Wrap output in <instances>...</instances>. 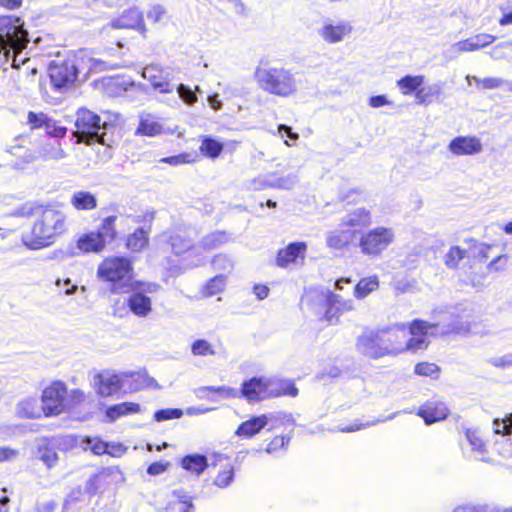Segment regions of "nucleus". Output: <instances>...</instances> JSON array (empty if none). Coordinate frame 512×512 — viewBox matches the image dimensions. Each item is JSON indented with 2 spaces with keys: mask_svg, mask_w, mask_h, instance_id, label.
Masks as SVG:
<instances>
[{
  "mask_svg": "<svg viewBox=\"0 0 512 512\" xmlns=\"http://www.w3.org/2000/svg\"><path fill=\"white\" fill-rule=\"evenodd\" d=\"M254 77L259 88L273 96L290 98L299 92L300 80L290 69L260 64Z\"/></svg>",
  "mask_w": 512,
  "mask_h": 512,
  "instance_id": "obj_1",
  "label": "nucleus"
},
{
  "mask_svg": "<svg viewBox=\"0 0 512 512\" xmlns=\"http://www.w3.org/2000/svg\"><path fill=\"white\" fill-rule=\"evenodd\" d=\"M303 303L316 315H323L329 323H337L341 314L355 310L352 299H345L331 291L309 292L304 296Z\"/></svg>",
  "mask_w": 512,
  "mask_h": 512,
  "instance_id": "obj_2",
  "label": "nucleus"
},
{
  "mask_svg": "<svg viewBox=\"0 0 512 512\" xmlns=\"http://www.w3.org/2000/svg\"><path fill=\"white\" fill-rule=\"evenodd\" d=\"M66 231L65 214L53 208L42 211L32 228L31 241H25L31 249H40L50 245L54 239Z\"/></svg>",
  "mask_w": 512,
  "mask_h": 512,
  "instance_id": "obj_3",
  "label": "nucleus"
},
{
  "mask_svg": "<svg viewBox=\"0 0 512 512\" xmlns=\"http://www.w3.org/2000/svg\"><path fill=\"white\" fill-rule=\"evenodd\" d=\"M131 264L122 257L108 258L98 268V276L112 282L114 293H128L131 290Z\"/></svg>",
  "mask_w": 512,
  "mask_h": 512,
  "instance_id": "obj_4",
  "label": "nucleus"
},
{
  "mask_svg": "<svg viewBox=\"0 0 512 512\" xmlns=\"http://www.w3.org/2000/svg\"><path fill=\"white\" fill-rule=\"evenodd\" d=\"M434 320L439 324V334L467 333L473 321V310L467 305H459L449 310L434 312Z\"/></svg>",
  "mask_w": 512,
  "mask_h": 512,
  "instance_id": "obj_5",
  "label": "nucleus"
},
{
  "mask_svg": "<svg viewBox=\"0 0 512 512\" xmlns=\"http://www.w3.org/2000/svg\"><path fill=\"white\" fill-rule=\"evenodd\" d=\"M76 130L74 136L77 138V142H84L91 144L93 142H99L105 144L104 132L107 128V123H101L100 117L94 112L82 108L77 111V117L75 121Z\"/></svg>",
  "mask_w": 512,
  "mask_h": 512,
  "instance_id": "obj_6",
  "label": "nucleus"
},
{
  "mask_svg": "<svg viewBox=\"0 0 512 512\" xmlns=\"http://www.w3.org/2000/svg\"><path fill=\"white\" fill-rule=\"evenodd\" d=\"M115 219L114 216L106 217L97 231L82 235L77 241V248L84 253L102 251L116 236Z\"/></svg>",
  "mask_w": 512,
  "mask_h": 512,
  "instance_id": "obj_7",
  "label": "nucleus"
},
{
  "mask_svg": "<svg viewBox=\"0 0 512 512\" xmlns=\"http://www.w3.org/2000/svg\"><path fill=\"white\" fill-rule=\"evenodd\" d=\"M395 240L392 228L379 226L365 232L359 242L361 252L371 257H377Z\"/></svg>",
  "mask_w": 512,
  "mask_h": 512,
  "instance_id": "obj_8",
  "label": "nucleus"
},
{
  "mask_svg": "<svg viewBox=\"0 0 512 512\" xmlns=\"http://www.w3.org/2000/svg\"><path fill=\"white\" fill-rule=\"evenodd\" d=\"M439 324L436 321L415 319L407 327V351L417 352L426 349L429 345V336H438Z\"/></svg>",
  "mask_w": 512,
  "mask_h": 512,
  "instance_id": "obj_9",
  "label": "nucleus"
},
{
  "mask_svg": "<svg viewBox=\"0 0 512 512\" xmlns=\"http://www.w3.org/2000/svg\"><path fill=\"white\" fill-rule=\"evenodd\" d=\"M42 409L46 416H57L68 411L67 386L61 381H54L41 395Z\"/></svg>",
  "mask_w": 512,
  "mask_h": 512,
  "instance_id": "obj_10",
  "label": "nucleus"
},
{
  "mask_svg": "<svg viewBox=\"0 0 512 512\" xmlns=\"http://www.w3.org/2000/svg\"><path fill=\"white\" fill-rule=\"evenodd\" d=\"M130 379V373H114L102 371L93 377V388L101 397H110L117 394Z\"/></svg>",
  "mask_w": 512,
  "mask_h": 512,
  "instance_id": "obj_11",
  "label": "nucleus"
},
{
  "mask_svg": "<svg viewBox=\"0 0 512 512\" xmlns=\"http://www.w3.org/2000/svg\"><path fill=\"white\" fill-rule=\"evenodd\" d=\"M191 234L192 230L177 228L169 233L167 242L175 255L186 252H189V255H195L197 259L192 261L191 264L198 266L203 263L205 257L199 254V247L193 244Z\"/></svg>",
  "mask_w": 512,
  "mask_h": 512,
  "instance_id": "obj_12",
  "label": "nucleus"
},
{
  "mask_svg": "<svg viewBox=\"0 0 512 512\" xmlns=\"http://www.w3.org/2000/svg\"><path fill=\"white\" fill-rule=\"evenodd\" d=\"M380 341L387 348V355H397L407 351V327L405 324H396L378 331Z\"/></svg>",
  "mask_w": 512,
  "mask_h": 512,
  "instance_id": "obj_13",
  "label": "nucleus"
},
{
  "mask_svg": "<svg viewBox=\"0 0 512 512\" xmlns=\"http://www.w3.org/2000/svg\"><path fill=\"white\" fill-rule=\"evenodd\" d=\"M49 73L51 82L56 88H62L74 83L78 75L75 59L53 60L49 66Z\"/></svg>",
  "mask_w": 512,
  "mask_h": 512,
  "instance_id": "obj_14",
  "label": "nucleus"
},
{
  "mask_svg": "<svg viewBox=\"0 0 512 512\" xmlns=\"http://www.w3.org/2000/svg\"><path fill=\"white\" fill-rule=\"evenodd\" d=\"M239 392L240 397L248 401H261L277 394L275 390L268 387V378L265 377H253L244 381Z\"/></svg>",
  "mask_w": 512,
  "mask_h": 512,
  "instance_id": "obj_15",
  "label": "nucleus"
},
{
  "mask_svg": "<svg viewBox=\"0 0 512 512\" xmlns=\"http://www.w3.org/2000/svg\"><path fill=\"white\" fill-rule=\"evenodd\" d=\"M142 77L150 82L153 89L159 93H172L174 85L171 83L170 73L158 65H148L142 70Z\"/></svg>",
  "mask_w": 512,
  "mask_h": 512,
  "instance_id": "obj_16",
  "label": "nucleus"
},
{
  "mask_svg": "<svg viewBox=\"0 0 512 512\" xmlns=\"http://www.w3.org/2000/svg\"><path fill=\"white\" fill-rule=\"evenodd\" d=\"M307 253L305 242H292L277 253L275 263L280 268H287L290 265L303 263Z\"/></svg>",
  "mask_w": 512,
  "mask_h": 512,
  "instance_id": "obj_17",
  "label": "nucleus"
},
{
  "mask_svg": "<svg viewBox=\"0 0 512 512\" xmlns=\"http://www.w3.org/2000/svg\"><path fill=\"white\" fill-rule=\"evenodd\" d=\"M156 285H148L144 290H130L131 294L127 299L130 311L141 318L147 317L152 312V300L145 292H153Z\"/></svg>",
  "mask_w": 512,
  "mask_h": 512,
  "instance_id": "obj_18",
  "label": "nucleus"
},
{
  "mask_svg": "<svg viewBox=\"0 0 512 512\" xmlns=\"http://www.w3.org/2000/svg\"><path fill=\"white\" fill-rule=\"evenodd\" d=\"M357 348L363 355L373 359L388 356L387 348L380 341L378 331H370L361 335L357 341Z\"/></svg>",
  "mask_w": 512,
  "mask_h": 512,
  "instance_id": "obj_19",
  "label": "nucleus"
},
{
  "mask_svg": "<svg viewBox=\"0 0 512 512\" xmlns=\"http://www.w3.org/2000/svg\"><path fill=\"white\" fill-rule=\"evenodd\" d=\"M448 150L455 156L474 155L482 151V143L475 136H458L450 141Z\"/></svg>",
  "mask_w": 512,
  "mask_h": 512,
  "instance_id": "obj_20",
  "label": "nucleus"
},
{
  "mask_svg": "<svg viewBox=\"0 0 512 512\" xmlns=\"http://www.w3.org/2000/svg\"><path fill=\"white\" fill-rule=\"evenodd\" d=\"M426 424H432L445 419L448 415V408L444 402L438 400L427 401L418 412Z\"/></svg>",
  "mask_w": 512,
  "mask_h": 512,
  "instance_id": "obj_21",
  "label": "nucleus"
},
{
  "mask_svg": "<svg viewBox=\"0 0 512 512\" xmlns=\"http://www.w3.org/2000/svg\"><path fill=\"white\" fill-rule=\"evenodd\" d=\"M25 138L19 136L14 139L15 144L10 145L7 149L11 155L15 156L18 160L13 164L18 169H23L28 163L33 162L36 157L35 155L24 146Z\"/></svg>",
  "mask_w": 512,
  "mask_h": 512,
  "instance_id": "obj_22",
  "label": "nucleus"
},
{
  "mask_svg": "<svg viewBox=\"0 0 512 512\" xmlns=\"http://www.w3.org/2000/svg\"><path fill=\"white\" fill-rule=\"evenodd\" d=\"M143 25L142 13L137 8H130L112 22L113 29H140Z\"/></svg>",
  "mask_w": 512,
  "mask_h": 512,
  "instance_id": "obj_23",
  "label": "nucleus"
},
{
  "mask_svg": "<svg viewBox=\"0 0 512 512\" xmlns=\"http://www.w3.org/2000/svg\"><path fill=\"white\" fill-rule=\"evenodd\" d=\"M266 428V418L261 415L252 416L242 422L235 431V435L241 438L249 439L260 433Z\"/></svg>",
  "mask_w": 512,
  "mask_h": 512,
  "instance_id": "obj_24",
  "label": "nucleus"
},
{
  "mask_svg": "<svg viewBox=\"0 0 512 512\" xmlns=\"http://www.w3.org/2000/svg\"><path fill=\"white\" fill-rule=\"evenodd\" d=\"M163 124L158 117L150 113H144L140 116L137 134L154 137L162 134Z\"/></svg>",
  "mask_w": 512,
  "mask_h": 512,
  "instance_id": "obj_25",
  "label": "nucleus"
},
{
  "mask_svg": "<svg viewBox=\"0 0 512 512\" xmlns=\"http://www.w3.org/2000/svg\"><path fill=\"white\" fill-rule=\"evenodd\" d=\"M210 393L217 394L221 399L240 398L239 390L228 386H206L196 390L198 398L216 401L217 398L210 396Z\"/></svg>",
  "mask_w": 512,
  "mask_h": 512,
  "instance_id": "obj_26",
  "label": "nucleus"
},
{
  "mask_svg": "<svg viewBox=\"0 0 512 512\" xmlns=\"http://www.w3.org/2000/svg\"><path fill=\"white\" fill-rule=\"evenodd\" d=\"M16 415L22 419L39 418L43 412L42 406L39 407L36 397H26L20 400L15 408Z\"/></svg>",
  "mask_w": 512,
  "mask_h": 512,
  "instance_id": "obj_27",
  "label": "nucleus"
},
{
  "mask_svg": "<svg viewBox=\"0 0 512 512\" xmlns=\"http://www.w3.org/2000/svg\"><path fill=\"white\" fill-rule=\"evenodd\" d=\"M29 34H0V52L9 55L10 51L20 52L30 40Z\"/></svg>",
  "mask_w": 512,
  "mask_h": 512,
  "instance_id": "obj_28",
  "label": "nucleus"
},
{
  "mask_svg": "<svg viewBox=\"0 0 512 512\" xmlns=\"http://www.w3.org/2000/svg\"><path fill=\"white\" fill-rule=\"evenodd\" d=\"M141 411L139 404L134 402H122L109 406L105 411V416L110 422H114L120 417L136 414Z\"/></svg>",
  "mask_w": 512,
  "mask_h": 512,
  "instance_id": "obj_29",
  "label": "nucleus"
},
{
  "mask_svg": "<svg viewBox=\"0 0 512 512\" xmlns=\"http://www.w3.org/2000/svg\"><path fill=\"white\" fill-rule=\"evenodd\" d=\"M354 235L351 230L335 229L327 234L326 244L331 249L340 250L350 244Z\"/></svg>",
  "mask_w": 512,
  "mask_h": 512,
  "instance_id": "obj_30",
  "label": "nucleus"
},
{
  "mask_svg": "<svg viewBox=\"0 0 512 512\" xmlns=\"http://www.w3.org/2000/svg\"><path fill=\"white\" fill-rule=\"evenodd\" d=\"M494 41L491 34H475L470 38L460 41L453 46L457 51H474L487 46Z\"/></svg>",
  "mask_w": 512,
  "mask_h": 512,
  "instance_id": "obj_31",
  "label": "nucleus"
},
{
  "mask_svg": "<svg viewBox=\"0 0 512 512\" xmlns=\"http://www.w3.org/2000/svg\"><path fill=\"white\" fill-rule=\"evenodd\" d=\"M39 156L45 161H60L64 159L67 154L63 149L61 143L54 139L44 142L39 149Z\"/></svg>",
  "mask_w": 512,
  "mask_h": 512,
  "instance_id": "obj_32",
  "label": "nucleus"
},
{
  "mask_svg": "<svg viewBox=\"0 0 512 512\" xmlns=\"http://www.w3.org/2000/svg\"><path fill=\"white\" fill-rule=\"evenodd\" d=\"M371 222L372 219L370 211L365 208H357L343 217L341 225L350 227H366L369 226Z\"/></svg>",
  "mask_w": 512,
  "mask_h": 512,
  "instance_id": "obj_33",
  "label": "nucleus"
},
{
  "mask_svg": "<svg viewBox=\"0 0 512 512\" xmlns=\"http://www.w3.org/2000/svg\"><path fill=\"white\" fill-rule=\"evenodd\" d=\"M228 240L229 236L223 231H214L210 234H207L197 245V247H199V254L201 255V251L208 252L216 249L227 243Z\"/></svg>",
  "mask_w": 512,
  "mask_h": 512,
  "instance_id": "obj_34",
  "label": "nucleus"
},
{
  "mask_svg": "<svg viewBox=\"0 0 512 512\" xmlns=\"http://www.w3.org/2000/svg\"><path fill=\"white\" fill-rule=\"evenodd\" d=\"M71 205L76 210H93L97 207L96 197L88 191H75L70 198Z\"/></svg>",
  "mask_w": 512,
  "mask_h": 512,
  "instance_id": "obj_35",
  "label": "nucleus"
},
{
  "mask_svg": "<svg viewBox=\"0 0 512 512\" xmlns=\"http://www.w3.org/2000/svg\"><path fill=\"white\" fill-rule=\"evenodd\" d=\"M181 465L183 469L195 475H200L208 467V460L204 455L191 454L183 457Z\"/></svg>",
  "mask_w": 512,
  "mask_h": 512,
  "instance_id": "obj_36",
  "label": "nucleus"
},
{
  "mask_svg": "<svg viewBox=\"0 0 512 512\" xmlns=\"http://www.w3.org/2000/svg\"><path fill=\"white\" fill-rule=\"evenodd\" d=\"M379 288V279L376 275L362 278L354 287L356 299H364Z\"/></svg>",
  "mask_w": 512,
  "mask_h": 512,
  "instance_id": "obj_37",
  "label": "nucleus"
},
{
  "mask_svg": "<svg viewBox=\"0 0 512 512\" xmlns=\"http://www.w3.org/2000/svg\"><path fill=\"white\" fill-rule=\"evenodd\" d=\"M224 148L223 143L210 136L201 137V145L199 147L200 152L211 159H216L220 156Z\"/></svg>",
  "mask_w": 512,
  "mask_h": 512,
  "instance_id": "obj_38",
  "label": "nucleus"
},
{
  "mask_svg": "<svg viewBox=\"0 0 512 512\" xmlns=\"http://www.w3.org/2000/svg\"><path fill=\"white\" fill-rule=\"evenodd\" d=\"M268 387L277 392V394L271 395V397H279L282 395L295 397L298 394V389L290 380L268 378Z\"/></svg>",
  "mask_w": 512,
  "mask_h": 512,
  "instance_id": "obj_39",
  "label": "nucleus"
},
{
  "mask_svg": "<svg viewBox=\"0 0 512 512\" xmlns=\"http://www.w3.org/2000/svg\"><path fill=\"white\" fill-rule=\"evenodd\" d=\"M149 230H145L144 228L137 229L133 234H131L127 239V248L134 252H139L143 250L149 241Z\"/></svg>",
  "mask_w": 512,
  "mask_h": 512,
  "instance_id": "obj_40",
  "label": "nucleus"
},
{
  "mask_svg": "<svg viewBox=\"0 0 512 512\" xmlns=\"http://www.w3.org/2000/svg\"><path fill=\"white\" fill-rule=\"evenodd\" d=\"M262 418H266V427L268 431L279 428L285 424H293L294 420L291 414L283 412H275L269 414H262Z\"/></svg>",
  "mask_w": 512,
  "mask_h": 512,
  "instance_id": "obj_41",
  "label": "nucleus"
},
{
  "mask_svg": "<svg viewBox=\"0 0 512 512\" xmlns=\"http://www.w3.org/2000/svg\"><path fill=\"white\" fill-rule=\"evenodd\" d=\"M424 82V76L416 75L411 76L407 75L400 80L397 81V85L401 90L402 94L408 95L413 91H416L421 87Z\"/></svg>",
  "mask_w": 512,
  "mask_h": 512,
  "instance_id": "obj_42",
  "label": "nucleus"
},
{
  "mask_svg": "<svg viewBox=\"0 0 512 512\" xmlns=\"http://www.w3.org/2000/svg\"><path fill=\"white\" fill-rule=\"evenodd\" d=\"M441 92V87L437 84L421 87L415 94L416 103L419 105H428L432 102L434 97H438Z\"/></svg>",
  "mask_w": 512,
  "mask_h": 512,
  "instance_id": "obj_43",
  "label": "nucleus"
},
{
  "mask_svg": "<svg viewBox=\"0 0 512 512\" xmlns=\"http://www.w3.org/2000/svg\"><path fill=\"white\" fill-rule=\"evenodd\" d=\"M297 182L298 177L296 174H288L285 176H277L275 174H271L270 181L266 184L270 185V188L290 190L296 185Z\"/></svg>",
  "mask_w": 512,
  "mask_h": 512,
  "instance_id": "obj_44",
  "label": "nucleus"
},
{
  "mask_svg": "<svg viewBox=\"0 0 512 512\" xmlns=\"http://www.w3.org/2000/svg\"><path fill=\"white\" fill-rule=\"evenodd\" d=\"M174 497L176 500L169 504L168 512H189L193 507L190 498L183 491H175Z\"/></svg>",
  "mask_w": 512,
  "mask_h": 512,
  "instance_id": "obj_45",
  "label": "nucleus"
},
{
  "mask_svg": "<svg viewBox=\"0 0 512 512\" xmlns=\"http://www.w3.org/2000/svg\"><path fill=\"white\" fill-rule=\"evenodd\" d=\"M37 458L42 461L48 469L53 468L59 459L55 448L48 444L39 447Z\"/></svg>",
  "mask_w": 512,
  "mask_h": 512,
  "instance_id": "obj_46",
  "label": "nucleus"
},
{
  "mask_svg": "<svg viewBox=\"0 0 512 512\" xmlns=\"http://www.w3.org/2000/svg\"><path fill=\"white\" fill-rule=\"evenodd\" d=\"M466 80L469 85L472 84V81L476 84V87L479 90H490L499 88L503 84V80L496 77H486V78H478L476 76L468 75Z\"/></svg>",
  "mask_w": 512,
  "mask_h": 512,
  "instance_id": "obj_47",
  "label": "nucleus"
},
{
  "mask_svg": "<svg viewBox=\"0 0 512 512\" xmlns=\"http://www.w3.org/2000/svg\"><path fill=\"white\" fill-rule=\"evenodd\" d=\"M130 379L135 382V385L132 387L133 390H139L145 387L159 388L155 379L151 378L146 372H132L130 373Z\"/></svg>",
  "mask_w": 512,
  "mask_h": 512,
  "instance_id": "obj_48",
  "label": "nucleus"
},
{
  "mask_svg": "<svg viewBox=\"0 0 512 512\" xmlns=\"http://www.w3.org/2000/svg\"><path fill=\"white\" fill-rule=\"evenodd\" d=\"M97 479L114 484L122 483L125 480L122 471L116 466L103 469L97 476Z\"/></svg>",
  "mask_w": 512,
  "mask_h": 512,
  "instance_id": "obj_49",
  "label": "nucleus"
},
{
  "mask_svg": "<svg viewBox=\"0 0 512 512\" xmlns=\"http://www.w3.org/2000/svg\"><path fill=\"white\" fill-rule=\"evenodd\" d=\"M465 437L471 446L472 450L483 455L486 451V445L482 439V436L478 430L467 429Z\"/></svg>",
  "mask_w": 512,
  "mask_h": 512,
  "instance_id": "obj_50",
  "label": "nucleus"
},
{
  "mask_svg": "<svg viewBox=\"0 0 512 512\" xmlns=\"http://www.w3.org/2000/svg\"><path fill=\"white\" fill-rule=\"evenodd\" d=\"M191 353L194 356H214V346L205 339H197L191 344Z\"/></svg>",
  "mask_w": 512,
  "mask_h": 512,
  "instance_id": "obj_51",
  "label": "nucleus"
},
{
  "mask_svg": "<svg viewBox=\"0 0 512 512\" xmlns=\"http://www.w3.org/2000/svg\"><path fill=\"white\" fill-rule=\"evenodd\" d=\"M465 256L466 251L464 249H461L459 246H453L444 257L445 265L450 269H454Z\"/></svg>",
  "mask_w": 512,
  "mask_h": 512,
  "instance_id": "obj_52",
  "label": "nucleus"
},
{
  "mask_svg": "<svg viewBox=\"0 0 512 512\" xmlns=\"http://www.w3.org/2000/svg\"><path fill=\"white\" fill-rule=\"evenodd\" d=\"M82 447L84 450H90L96 455H102L107 451V442H104L99 438L87 437L82 441Z\"/></svg>",
  "mask_w": 512,
  "mask_h": 512,
  "instance_id": "obj_53",
  "label": "nucleus"
},
{
  "mask_svg": "<svg viewBox=\"0 0 512 512\" xmlns=\"http://www.w3.org/2000/svg\"><path fill=\"white\" fill-rule=\"evenodd\" d=\"M226 286V276L223 274L213 277L205 286V292L208 296L216 295L224 290Z\"/></svg>",
  "mask_w": 512,
  "mask_h": 512,
  "instance_id": "obj_54",
  "label": "nucleus"
},
{
  "mask_svg": "<svg viewBox=\"0 0 512 512\" xmlns=\"http://www.w3.org/2000/svg\"><path fill=\"white\" fill-rule=\"evenodd\" d=\"M1 26L6 29V32H28L23 28L24 21L16 16L4 17L1 20Z\"/></svg>",
  "mask_w": 512,
  "mask_h": 512,
  "instance_id": "obj_55",
  "label": "nucleus"
},
{
  "mask_svg": "<svg viewBox=\"0 0 512 512\" xmlns=\"http://www.w3.org/2000/svg\"><path fill=\"white\" fill-rule=\"evenodd\" d=\"M234 478V468L231 465H227L221 470L214 479V484L219 488L228 487Z\"/></svg>",
  "mask_w": 512,
  "mask_h": 512,
  "instance_id": "obj_56",
  "label": "nucleus"
},
{
  "mask_svg": "<svg viewBox=\"0 0 512 512\" xmlns=\"http://www.w3.org/2000/svg\"><path fill=\"white\" fill-rule=\"evenodd\" d=\"M196 91L201 92L198 86H196L195 91H192L190 87L184 84H180L177 87L179 97L188 105H192L197 102Z\"/></svg>",
  "mask_w": 512,
  "mask_h": 512,
  "instance_id": "obj_57",
  "label": "nucleus"
},
{
  "mask_svg": "<svg viewBox=\"0 0 512 512\" xmlns=\"http://www.w3.org/2000/svg\"><path fill=\"white\" fill-rule=\"evenodd\" d=\"M290 436H275L266 446L265 451L273 454L281 449H285L290 442Z\"/></svg>",
  "mask_w": 512,
  "mask_h": 512,
  "instance_id": "obj_58",
  "label": "nucleus"
},
{
  "mask_svg": "<svg viewBox=\"0 0 512 512\" xmlns=\"http://www.w3.org/2000/svg\"><path fill=\"white\" fill-rule=\"evenodd\" d=\"M182 415L183 411L181 409L168 408L156 411L154 414V419L158 422H161L170 419H177Z\"/></svg>",
  "mask_w": 512,
  "mask_h": 512,
  "instance_id": "obj_59",
  "label": "nucleus"
},
{
  "mask_svg": "<svg viewBox=\"0 0 512 512\" xmlns=\"http://www.w3.org/2000/svg\"><path fill=\"white\" fill-rule=\"evenodd\" d=\"M212 265L215 270L223 271V272H231L233 269L232 260L226 255H217L214 257L212 261Z\"/></svg>",
  "mask_w": 512,
  "mask_h": 512,
  "instance_id": "obj_60",
  "label": "nucleus"
},
{
  "mask_svg": "<svg viewBox=\"0 0 512 512\" xmlns=\"http://www.w3.org/2000/svg\"><path fill=\"white\" fill-rule=\"evenodd\" d=\"M488 363L500 369H506L512 367V353H507L501 356H493L488 359Z\"/></svg>",
  "mask_w": 512,
  "mask_h": 512,
  "instance_id": "obj_61",
  "label": "nucleus"
},
{
  "mask_svg": "<svg viewBox=\"0 0 512 512\" xmlns=\"http://www.w3.org/2000/svg\"><path fill=\"white\" fill-rule=\"evenodd\" d=\"M44 128L46 133L54 138L63 137L67 132V129L65 127L60 126L56 121L52 119H47Z\"/></svg>",
  "mask_w": 512,
  "mask_h": 512,
  "instance_id": "obj_62",
  "label": "nucleus"
},
{
  "mask_svg": "<svg viewBox=\"0 0 512 512\" xmlns=\"http://www.w3.org/2000/svg\"><path fill=\"white\" fill-rule=\"evenodd\" d=\"M86 401V394L84 391L80 389H72L71 391H67V402H68V410L72 407L82 404Z\"/></svg>",
  "mask_w": 512,
  "mask_h": 512,
  "instance_id": "obj_63",
  "label": "nucleus"
},
{
  "mask_svg": "<svg viewBox=\"0 0 512 512\" xmlns=\"http://www.w3.org/2000/svg\"><path fill=\"white\" fill-rule=\"evenodd\" d=\"M495 432L502 434H511L512 433V414H510L505 420L498 422H494Z\"/></svg>",
  "mask_w": 512,
  "mask_h": 512,
  "instance_id": "obj_64",
  "label": "nucleus"
}]
</instances>
